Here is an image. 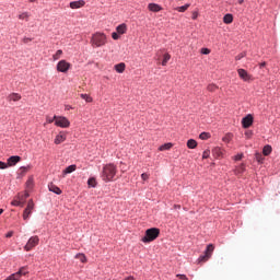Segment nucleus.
I'll use <instances>...</instances> for the list:
<instances>
[{
	"label": "nucleus",
	"instance_id": "bf43d9fd",
	"mask_svg": "<svg viewBox=\"0 0 280 280\" xmlns=\"http://www.w3.org/2000/svg\"><path fill=\"white\" fill-rule=\"evenodd\" d=\"M214 152L220 153V149H218V148L214 149Z\"/></svg>",
	"mask_w": 280,
	"mask_h": 280
},
{
	"label": "nucleus",
	"instance_id": "a18cd8bd",
	"mask_svg": "<svg viewBox=\"0 0 280 280\" xmlns=\"http://www.w3.org/2000/svg\"><path fill=\"white\" fill-rule=\"evenodd\" d=\"M71 174V166H68L66 170H63V175Z\"/></svg>",
	"mask_w": 280,
	"mask_h": 280
},
{
	"label": "nucleus",
	"instance_id": "f8f14e48",
	"mask_svg": "<svg viewBox=\"0 0 280 280\" xmlns=\"http://www.w3.org/2000/svg\"><path fill=\"white\" fill-rule=\"evenodd\" d=\"M8 102L11 103H15L22 100V95H20L19 93H11L8 95Z\"/></svg>",
	"mask_w": 280,
	"mask_h": 280
},
{
	"label": "nucleus",
	"instance_id": "9d476101",
	"mask_svg": "<svg viewBox=\"0 0 280 280\" xmlns=\"http://www.w3.org/2000/svg\"><path fill=\"white\" fill-rule=\"evenodd\" d=\"M237 74H240V78L244 82H249L252 80V75L248 74L247 70L240 69L237 70Z\"/></svg>",
	"mask_w": 280,
	"mask_h": 280
},
{
	"label": "nucleus",
	"instance_id": "f704fd0d",
	"mask_svg": "<svg viewBox=\"0 0 280 280\" xmlns=\"http://www.w3.org/2000/svg\"><path fill=\"white\" fill-rule=\"evenodd\" d=\"M62 50H57L55 55H52V60H58L61 58Z\"/></svg>",
	"mask_w": 280,
	"mask_h": 280
},
{
	"label": "nucleus",
	"instance_id": "4d7b16f0",
	"mask_svg": "<svg viewBox=\"0 0 280 280\" xmlns=\"http://www.w3.org/2000/svg\"><path fill=\"white\" fill-rule=\"evenodd\" d=\"M36 1H38V0H28V2H31V3H35Z\"/></svg>",
	"mask_w": 280,
	"mask_h": 280
},
{
	"label": "nucleus",
	"instance_id": "a19ab883",
	"mask_svg": "<svg viewBox=\"0 0 280 280\" xmlns=\"http://www.w3.org/2000/svg\"><path fill=\"white\" fill-rule=\"evenodd\" d=\"M231 138H232V135H231V133H229L228 136H225L224 138H222V141H224V142H228V143H229V141H231Z\"/></svg>",
	"mask_w": 280,
	"mask_h": 280
},
{
	"label": "nucleus",
	"instance_id": "ddd939ff",
	"mask_svg": "<svg viewBox=\"0 0 280 280\" xmlns=\"http://www.w3.org/2000/svg\"><path fill=\"white\" fill-rule=\"evenodd\" d=\"M20 161H22V158H20L19 155H12L8 159V165L15 166Z\"/></svg>",
	"mask_w": 280,
	"mask_h": 280
},
{
	"label": "nucleus",
	"instance_id": "7ed1b4c3",
	"mask_svg": "<svg viewBox=\"0 0 280 280\" xmlns=\"http://www.w3.org/2000/svg\"><path fill=\"white\" fill-rule=\"evenodd\" d=\"M160 236V229L152 228L145 231V236L142 238V243H151Z\"/></svg>",
	"mask_w": 280,
	"mask_h": 280
},
{
	"label": "nucleus",
	"instance_id": "412c9836",
	"mask_svg": "<svg viewBox=\"0 0 280 280\" xmlns=\"http://www.w3.org/2000/svg\"><path fill=\"white\" fill-rule=\"evenodd\" d=\"M27 198H30V192L26 191L24 194H19L15 199L24 202Z\"/></svg>",
	"mask_w": 280,
	"mask_h": 280
},
{
	"label": "nucleus",
	"instance_id": "6e6d98bb",
	"mask_svg": "<svg viewBox=\"0 0 280 280\" xmlns=\"http://www.w3.org/2000/svg\"><path fill=\"white\" fill-rule=\"evenodd\" d=\"M75 171V165H71V172Z\"/></svg>",
	"mask_w": 280,
	"mask_h": 280
},
{
	"label": "nucleus",
	"instance_id": "a878e982",
	"mask_svg": "<svg viewBox=\"0 0 280 280\" xmlns=\"http://www.w3.org/2000/svg\"><path fill=\"white\" fill-rule=\"evenodd\" d=\"M63 141H66V136H63L62 133H60L59 136H57L56 139H55V143H56V144H60V143H62Z\"/></svg>",
	"mask_w": 280,
	"mask_h": 280
},
{
	"label": "nucleus",
	"instance_id": "c03bdc74",
	"mask_svg": "<svg viewBox=\"0 0 280 280\" xmlns=\"http://www.w3.org/2000/svg\"><path fill=\"white\" fill-rule=\"evenodd\" d=\"M211 54V50H209L208 48H201V55H209Z\"/></svg>",
	"mask_w": 280,
	"mask_h": 280
},
{
	"label": "nucleus",
	"instance_id": "f3484780",
	"mask_svg": "<svg viewBox=\"0 0 280 280\" xmlns=\"http://www.w3.org/2000/svg\"><path fill=\"white\" fill-rule=\"evenodd\" d=\"M149 10L151 12H161L162 11V7L160 4H156V3H150L149 4Z\"/></svg>",
	"mask_w": 280,
	"mask_h": 280
},
{
	"label": "nucleus",
	"instance_id": "dca6fc26",
	"mask_svg": "<svg viewBox=\"0 0 280 280\" xmlns=\"http://www.w3.org/2000/svg\"><path fill=\"white\" fill-rule=\"evenodd\" d=\"M48 190L56 195H61V189H59L55 184H48Z\"/></svg>",
	"mask_w": 280,
	"mask_h": 280
},
{
	"label": "nucleus",
	"instance_id": "4c0bfd02",
	"mask_svg": "<svg viewBox=\"0 0 280 280\" xmlns=\"http://www.w3.org/2000/svg\"><path fill=\"white\" fill-rule=\"evenodd\" d=\"M8 166H10V165L4 163V162H2V161H0V170H7Z\"/></svg>",
	"mask_w": 280,
	"mask_h": 280
},
{
	"label": "nucleus",
	"instance_id": "09e8293b",
	"mask_svg": "<svg viewBox=\"0 0 280 280\" xmlns=\"http://www.w3.org/2000/svg\"><path fill=\"white\" fill-rule=\"evenodd\" d=\"M198 19V12L194 11L192 12V20L196 21Z\"/></svg>",
	"mask_w": 280,
	"mask_h": 280
},
{
	"label": "nucleus",
	"instance_id": "4468645a",
	"mask_svg": "<svg viewBox=\"0 0 280 280\" xmlns=\"http://www.w3.org/2000/svg\"><path fill=\"white\" fill-rule=\"evenodd\" d=\"M85 7V1L79 0V1H72L71 2V10H78Z\"/></svg>",
	"mask_w": 280,
	"mask_h": 280
},
{
	"label": "nucleus",
	"instance_id": "de8ad7c7",
	"mask_svg": "<svg viewBox=\"0 0 280 280\" xmlns=\"http://www.w3.org/2000/svg\"><path fill=\"white\" fill-rule=\"evenodd\" d=\"M141 178H142V180H148L149 179V174L148 173H142Z\"/></svg>",
	"mask_w": 280,
	"mask_h": 280
},
{
	"label": "nucleus",
	"instance_id": "ea45409f",
	"mask_svg": "<svg viewBox=\"0 0 280 280\" xmlns=\"http://www.w3.org/2000/svg\"><path fill=\"white\" fill-rule=\"evenodd\" d=\"M244 171H245L244 164H241L240 168L236 170L237 174H243Z\"/></svg>",
	"mask_w": 280,
	"mask_h": 280
},
{
	"label": "nucleus",
	"instance_id": "423d86ee",
	"mask_svg": "<svg viewBox=\"0 0 280 280\" xmlns=\"http://www.w3.org/2000/svg\"><path fill=\"white\" fill-rule=\"evenodd\" d=\"M27 275V270L25 267H21V269L19 271H16L15 273L9 276L7 279L4 280H20L23 276Z\"/></svg>",
	"mask_w": 280,
	"mask_h": 280
},
{
	"label": "nucleus",
	"instance_id": "864d4df0",
	"mask_svg": "<svg viewBox=\"0 0 280 280\" xmlns=\"http://www.w3.org/2000/svg\"><path fill=\"white\" fill-rule=\"evenodd\" d=\"M13 234H14L13 232H8L7 237L11 238Z\"/></svg>",
	"mask_w": 280,
	"mask_h": 280
},
{
	"label": "nucleus",
	"instance_id": "603ef678",
	"mask_svg": "<svg viewBox=\"0 0 280 280\" xmlns=\"http://www.w3.org/2000/svg\"><path fill=\"white\" fill-rule=\"evenodd\" d=\"M259 67H260V69H262L264 67H267V62L259 63Z\"/></svg>",
	"mask_w": 280,
	"mask_h": 280
},
{
	"label": "nucleus",
	"instance_id": "e433bc0d",
	"mask_svg": "<svg viewBox=\"0 0 280 280\" xmlns=\"http://www.w3.org/2000/svg\"><path fill=\"white\" fill-rule=\"evenodd\" d=\"M56 118H59V116H54L52 118L47 117V122L48 124H54V122H56Z\"/></svg>",
	"mask_w": 280,
	"mask_h": 280
},
{
	"label": "nucleus",
	"instance_id": "a211bd4d",
	"mask_svg": "<svg viewBox=\"0 0 280 280\" xmlns=\"http://www.w3.org/2000/svg\"><path fill=\"white\" fill-rule=\"evenodd\" d=\"M126 65L124 62L115 65V71L118 73L125 72Z\"/></svg>",
	"mask_w": 280,
	"mask_h": 280
},
{
	"label": "nucleus",
	"instance_id": "473e14b6",
	"mask_svg": "<svg viewBox=\"0 0 280 280\" xmlns=\"http://www.w3.org/2000/svg\"><path fill=\"white\" fill-rule=\"evenodd\" d=\"M209 138H211V135H210L209 132H201V133H200V139H201L202 141H206V140H208Z\"/></svg>",
	"mask_w": 280,
	"mask_h": 280
},
{
	"label": "nucleus",
	"instance_id": "5701e85b",
	"mask_svg": "<svg viewBox=\"0 0 280 280\" xmlns=\"http://www.w3.org/2000/svg\"><path fill=\"white\" fill-rule=\"evenodd\" d=\"M222 21L225 23V24H231L233 22V15L228 13L224 15V18L222 19Z\"/></svg>",
	"mask_w": 280,
	"mask_h": 280
},
{
	"label": "nucleus",
	"instance_id": "9b49d317",
	"mask_svg": "<svg viewBox=\"0 0 280 280\" xmlns=\"http://www.w3.org/2000/svg\"><path fill=\"white\" fill-rule=\"evenodd\" d=\"M252 125H253V116L252 115H247V116H245V118H242V127L244 129L250 128Z\"/></svg>",
	"mask_w": 280,
	"mask_h": 280
},
{
	"label": "nucleus",
	"instance_id": "5fc2aeb1",
	"mask_svg": "<svg viewBox=\"0 0 280 280\" xmlns=\"http://www.w3.org/2000/svg\"><path fill=\"white\" fill-rule=\"evenodd\" d=\"M124 280H135L132 276L125 278Z\"/></svg>",
	"mask_w": 280,
	"mask_h": 280
},
{
	"label": "nucleus",
	"instance_id": "20e7f679",
	"mask_svg": "<svg viewBox=\"0 0 280 280\" xmlns=\"http://www.w3.org/2000/svg\"><path fill=\"white\" fill-rule=\"evenodd\" d=\"M214 246L212 244H209L206 248L205 255H201L200 258H198V262H206L208 261L213 253Z\"/></svg>",
	"mask_w": 280,
	"mask_h": 280
},
{
	"label": "nucleus",
	"instance_id": "aec40b11",
	"mask_svg": "<svg viewBox=\"0 0 280 280\" xmlns=\"http://www.w3.org/2000/svg\"><path fill=\"white\" fill-rule=\"evenodd\" d=\"M31 14L28 12H23L19 14V20L20 21H30Z\"/></svg>",
	"mask_w": 280,
	"mask_h": 280
},
{
	"label": "nucleus",
	"instance_id": "cd10ccee",
	"mask_svg": "<svg viewBox=\"0 0 280 280\" xmlns=\"http://www.w3.org/2000/svg\"><path fill=\"white\" fill-rule=\"evenodd\" d=\"M189 7H190V4H185V5H183V7H177V8H175V11L180 12V13L187 12V10L189 9Z\"/></svg>",
	"mask_w": 280,
	"mask_h": 280
},
{
	"label": "nucleus",
	"instance_id": "49530a36",
	"mask_svg": "<svg viewBox=\"0 0 280 280\" xmlns=\"http://www.w3.org/2000/svg\"><path fill=\"white\" fill-rule=\"evenodd\" d=\"M243 159V154L234 155V161H241Z\"/></svg>",
	"mask_w": 280,
	"mask_h": 280
},
{
	"label": "nucleus",
	"instance_id": "58836bf2",
	"mask_svg": "<svg viewBox=\"0 0 280 280\" xmlns=\"http://www.w3.org/2000/svg\"><path fill=\"white\" fill-rule=\"evenodd\" d=\"M210 151L209 150H206L205 152H202V159L203 160H206V159H208L209 158V155H210Z\"/></svg>",
	"mask_w": 280,
	"mask_h": 280
},
{
	"label": "nucleus",
	"instance_id": "6e6552de",
	"mask_svg": "<svg viewBox=\"0 0 280 280\" xmlns=\"http://www.w3.org/2000/svg\"><path fill=\"white\" fill-rule=\"evenodd\" d=\"M70 69V63L67 62L66 60H60L58 63H57V72H67L69 71Z\"/></svg>",
	"mask_w": 280,
	"mask_h": 280
},
{
	"label": "nucleus",
	"instance_id": "393cba45",
	"mask_svg": "<svg viewBox=\"0 0 280 280\" xmlns=\"http://www.w3.org/2000/svg\"><path fill=\"white\" fill-rule=\"evenodd\" d=\"M171 58L172 56L170 54L163 55L162 67H166Z\"/></svg>",
	"mask_w": 280,
	"mask_h": 280
},
{
	"label": "nucleus",
	"instance_id": "7c9ffc66",
	"mask_svg": "<svg viewBox=\"0 0 280 280\" xmlns=\"http://www.w3.org/2000/svg\"><path fill=\"white\" fill-rule=\"evenodd\" d=\"M187 145H188V149H196L197 148V141L194 140V139H189Z\"/></svg>",
	"mask_w": 280,
	"mask_h": 280
},
{
	"label": "nucleus",
	"instance_id": "3c124183",
	"mask_svg": "<svg viewBox=\"0 0 280 280\" xmlns=\"http://www.w3.org/2000/svg\"><path fill=\"white\" fill-rule=\"evenodd\" d=\"M31 42H32L31 38H23V43H24V44H30Z\"/></svg>",
	"mask_w": 280,
	"mask_h": 280
},
{
	"label": "nucleus",
	"instance_id": "2eb2a0df",
	"mask_svg": "<svg viewBox=\"0 0 280 280\" xmlns=\"http://www.w3.org/2000/svg\"><path fill=\"white\" fill-rule=\"evenodd\" d=\"M126 32H128V25L119 24L118 26H116V34L125 35Z\"/></svg>",
	"mask_w": 280,
	"mask_h": 280
},
{
	"label": "nucleus",
	"instance_id": "680f3d73",
	"mask_svg": "<svg viewBox=\"0 0 280 280\" xmlns=\"http://www.w3.org/2000/svg\"><path fill=\"white\" fill-rule=\"evenodd\" d=\"M244 0H240V4H243Z\"/></svg>",
	"mask_w": 280,
	"mask_h": 280
},
{
	"label": "nucleus",
	"instance_id": "f257e3e1",
	"mask_svg": "<svg viewBox=\"0 0 280 280\" xmlns=\"http://www.w3.org/2000/svg\"><path fill=\"white\" fill-rule=\"evenodd\" d=\"M116 175H117V166H115L114 164H106L103 166L100 177L104 183H112L115 180Z\"/></svg>",
	"mask_w": 280,
	"mask_h": 280
},
{
	"label": "nucleus",
	"instance_id": "6ab92c4d",
	"mask_svg": "<svg viewBox=\"0 0 280 280\" xmlns=\"http://www.w3.org/2000/svg\"><path fill=\"white\" fill-rule=\"evenodd\" d=\"M34 188V177H28L26 182V191H31Z\"/></svg>",
	"mask_w": 280,
	"mask_h": 280
},
{
	"label": "nucleus",
	"instance_id": "2f4dec72",
	"mask_svg": "<svg viewBox=\"0 0 280 280\" xmlns=\"http://www.w3.org/2000/svg\"><path fill=\"white\" fill-rule=\"evenodd\" d=\"M80 97H82V100L85 101L86 103L93 102V98H91V96L88 94H80Z\"/></svg>",
	"mask_w": 280,
	"mask_h": 280
},
{
	"label": "nucleus",
	"instance_id": "39448f33",
	"mask_svg": "<svg viewBox=\"0 0 280 280\" xmlns=\"http://www.w3.org/2000/svg\"><path fill=\"white\" fill-rule=\"evenodd\" d=\"M38 244H39L38 236L37 235L32 236L31 238H28L26 246H24V250L31 252L32 248H34L35 246H38Z\"/></svg>",
	"mask_w": 280,
	"mask_h": 280
},
{
	"label": "nucleus",
	"instance_id": "b1692460",
	"mask_svg": "<svg viewBox=\"0 0 280 280\" xmlns=\"http://www.w3.org/2000/svg\"><path fill=\"white\" fill-rule=\"evenodd\" d=\"M271 152H272V147H271V145H268V144H267V145L264 147V151H262L264 156L270 155Z\"/></svg>",
	"mask_w": 280,
	"mask_h": 280
},
{
	"label": "nucleus",
	"instance_id": "c85d7f7f",
	"mask_svg": "<svg viewBox=\"0 0 280 280\" xmlns=\"http://www.w3.org/2000/svg\"><path fill=\"white\" fill-rule=\"evenodd\" d=\"M173 148V144L172 143H166V144H163L161 147H159V151H167V150H171Z\"/></svg>",
	"mask_w": 280,
	"mask_h": 280
},
{
	"label": "nucleus",
	"instance_id": "0eeeda50",
	"mask_svg": "<svg viewBox=\"0 0 280 280\" xmlns=\"http://www.w3.org/2000/svg\"><path fill=\"white\" fill-rule=\"evenodd\" d=\"M55 119H56L55 125L57 127L67 128L70 126V121L66 117L59 116V118H55Z\"/></svg>",
	"mask_w": 280,
	"mask_h": 280
},
{
	"label": "nucleus",
	"instance_id": "c9c22d12",
	"mask_svg": "<svg viewBox=\"0 0 280 280\" xmlns=\"http://www.w3.org/2000/svg\"><path fill=\"white\" fill-rule=\"evenodd\" d=\"M218 86L214 83H210L208 85V92H215Z\"/></svg>",
	"mask_w": 280,
	"mask_h": 280
},
{
	"label": "nucleus",
	"instance_id": "13d9d810",
	"mask_svg": "<svg viewBox=\"0 0 280 280\" xmlns=\"http://www.w3.org/2000/svg\"><path fill=\"white\" fill-rule=\"evenodd\" d=\"M174 208H175V209H180V206L175 205Z\"/></svg>",
	"mask_w": 280,
	"mask_h": 280
},
{
	"label": "nucleus",
	"instance_id": "f03ea898",
	"mask_svg": "<svg viewBox=\"0 0 280 280\" xmlns=\"http://www.w3.org/2000/svg\"><path fill=\"white\" fill-rule=\"evenodd\" d=\"M108 43V37L105 35V33H94L92 34L90 44L92 48H101L105 47V45Z\"/></svg>",
	"mask_w": 280,
	"mask_h": 280
},
{
	"label": "nucleus",
	"instance_id": "37998d69",
	"mask_svg": "<svg viewBox=\"0 0 280 280\" xmlns=\"http://www.w3.org/2000/svg\"><path fill=\"white\" fill-rule=\"evenodd\" d=\"M120 38L118 33H112V39L118 40Z\"/></svg>",
	"mask_w": 280,
	"mask_h": 280
},
{
	"label": "nucleus",
	"instance_id": "8fccbe9b",
	"mask_svg": "<svg viewBox=\"0 0 280 280\" xmlns=\"http://www.w3.org/2000/svg\"><path fill=\"white\" fill-rule=\"evenodd\" d=\"M244 56H245V54H244V52H242V54L237 55V56H236V60H241V59H243V58H244Z\"/></svg>",
	"mask_w": 280,
	"mask_h": 280
},
{
	"label": "nucleus",
	"instance_id": "1a4fd4ad",
	"mask_svg": "<svg viewBox=\"0 0 280 280\" xmlns=\"http://www.w3.org/2000/svg\"><path fill=\"white\" fill-rule=\"evenodd\" d=\"M32 211H34V201L28 200V202H27V208H26V210H24V212H23V219H24V220H28L30 217H31V214H32Z\"/></svg>",
	"mask_w": 280,
	"mask_h": 280
},
{
	"label": "nucleus",
	"instance_id": "c756f323",
	"mask_svg": "<svg viewBox=\"0 0 280 280\" xmlns=\"http://www.w3.org/2000/svg\"><path fill=\"white\" fill-rule=\"evenodd\" d=\"M77 260H80V262L85 264L86 262V257L83 254H77L74 257Z\"/></svg>",
	"mask_w": 280,
	"mask_h": 280
},
{
	"label": "nucleus",
	"instance_id": "72a5a7b5",
	"mask_svg": "<svg viewBox=\"0 0 280 280\" xmlns=\"http://www.w3.org/2000/svg\"><path fill=\"white\" fill-rule=\"evenodd\" d=\"M255 158H256V161H257V162H259V163H262V162H264V155H262V153L257 152L256 155H255Z\"/></svg>",
	"mask_w": 280,
	"mask_h": 280
},
{
	"label": "nucleus",
	"instance_id": "052dcab7",
	"mask_svg": "<svg viewBox=\"0 0 280 280\" xmlns=\"http://www.w3.org/2000/svg\"><path fill=\"white\" fill-rule=\"evenodd\" d=\"M3 211H4L3 209H0V215H2Z\"/></svg>",
	"mask_w": 280,
	"mask_h": 280
},
{
	"label": "nucleus",
	"instance_id": "bb28decb",
	"mask_svg": "<svg viewBox=\"0 0 280 280\" xmlns=\"http://www.w3.org/2000/svg\"><path fill=\"white\" fill-rule=\"evenodd\" d=\"M23 203H24V201H23V200H20V199H18V198L13 199V201L11 202V205H12L13 207H23Z\"/></svg>",
	"mask_w": 280,
	"mask_h": 280
},
{
	"label": "nucleus",
	"instance_id": "79ce46f5",
	"mask_svg": "<svg viewBox=\"0 0 280 280\" xmlns=\"http://www.w3.org/2000/svg\"><path fill=\"white\" fill-rule=\"evenodd\" d=\"M175 277H177V278L180 279V280H189V279L187 278V275H175Z\"/></svg>",
	"mask_w": 280,
	"mask_h": 280
},
{
	"label": "nucleus",
	"instance_id": "4be33fe9",
	"mask_svg": "<svg viewBox=\"0 0 280 280\" xmlns=\"http://www.w3.org/2000/svg\"><path fill=\"white\" fill-rule=\"evenodd\" d=\"M95 186H97V180H95V177H90L88 179V187L95 188Z\"/></svg>",
	"mask_w": 280,
	"mask_h": 280
}]
</instances>
